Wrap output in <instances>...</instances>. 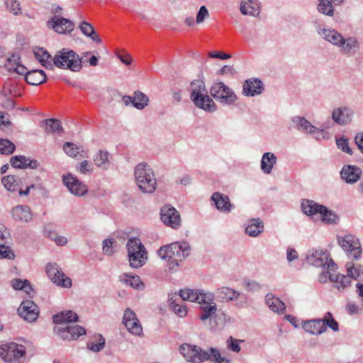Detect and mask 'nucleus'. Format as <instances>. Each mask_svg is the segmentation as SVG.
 Wrapping results in <instances>:
<instances>
[{"instance_id": "nucleus-28", "label": "nucleus", "mask_w": 363, "mask_h": 363, "mask_svg": "<svg viewBox=\"0 0 363 363\" xmlns=\"http://www.w3.org/2000/svg\"><path fill=\"white\" fill-rule=\"evenodd\" d=\"M10 162L12 167L15 168L24 169L30 167L31 169H35L38 167V162L36 160H30L25 156L21 155L11 157Z\"/></svg>"}, {"instance_id": "nucleus-21", "label": "nucleus", "mask_w": 363, "mask_h": 363, "mask_svg": "<svg viewBox=\"0 0 363 363\" xmlns=\"http://www.w3.org/2000/svg\"><path fill=\"white\" fill-rule=\"evenodd\" d=\"M11 215L16 221L22 223H28L33 218L30 208L26 205H18L13 208Z\"/></svg>"}, {"instance_id": "nucleus-55", "label": "nucleus", "mask_w": 363, "mask_h": 363, "mask_svg": "<svg viewBox=\"0 0 363 363\" xmlns=\"http://www.w3.org/2000/svg\"><path fill=\"white\" fill-rule=\"evenodd\" d=\"M99 342L96 343H94V342H89L87 343V347L94 352L101 351L105 345V340L102 335H99Z\"/></svg>"}, {"instance_id": "nucleus-54", "label": "nucleus", "mask_w": 363, "mask_h": 363, "mask_svg": "<svg viewBox=\"0 0 363 363\" xmlns=\"http://www.w3.org/2000/svg\"><path fill=\"white\" fill-rule=\"evenodd\" d=\"M12 287L16 290H25L28 292V289H30V285L28 281L14 279L11 281Z\"/></svg>"}, {"instance_id": "nucleus-7", "label": "nucleus", "mask_w": 363, "mask_h": 363, "mask_svg": "<svg viewBox=\"0 0 363 363\" xmlns=\"http://www.w3.org/2000/svg\"><path fill=\"white\" fill-rule=\"evenodd\" d=\"M337 240L350 259L355 260L360 259L362 250L358 238L352 234H346L343 236L338 235Z\"/></svg>"}, {"instance_id": "nucleus-46", "label": "nucleus", "mask_w": 363, "mask_h": 363, "mask_svg": "<svg viewBox=\"0 0 363 363\" xmlns=\"http://www.w3.org/2000/svg\"><path fill=\"white\" fill-rule=\"evenodd\" d=\"M318 218H320L324 223L328 224L335 223L337 219V215L332 211L328 210L325 206H324V210L320 211Z\"/></svg>"}, {"instance_id": "nucleus-18", "label": "nucleus", "mask_w": 363, "mask_h": 363, "mask_svg": "<svg viewBox=\"0 0 363 363\" xmlns=\"http://www.w3.org/2000/svg\"><path fill=\"white\" fill-rule=\"evenodd\" d=\"M18 315L28 322L35 321L39 315L38 306L30 300H26L21 303L18 308Z\"/></svg>"}, {"instance_id": "nucleus-49", "label": "nucleus", "mask_w": 363, "mask_h": 363, "mask_svg": "<svg viewBox=\"0 0 363 363\" xmlns=\"http://www.w3.org/2000/svg\"><path fill=\"white\" fill-rule=\"evenodd\" d=\"M1 182L4 187L9 191L13 192L18 189V184L14 176L9 175L3 177Z\"/></svg>"}, {"instance_id": "nucleus-50", "label": "nucleus", "mask_w": 363, "mask_h": 363, "mask_svg": "<svg viewBox=\"0 0 363 363\" xmlns=\"http://www.w3.org/2000/svg\"><path fill=\"white\" fill-rule=\"evenodd\" d=\"M71 325L69 326H63V325H57L55 328L54 330L61 338L66 340H73V336L71 334V330H69Z\"/></svg>"}, {"instance_id": "nucleus-19", "label": "nucleus", "mask_w": 363, "mask_h": 363, "mask_svg": "<svg viewBox=\"0 0 363 363\" xmlns=\"http://www.w3.org/2000/svg\"><path fill=\"white\" fill-rule=\"evenodd\" d=\"M264 90V84L257 79H247L242 86V94L247 96L259 95Z\"/></svg>"}, {"instance_id": "nucleus-45", "label": "nucleus", "mask_w": 363, "mask_h": 363, "mask_svg": "<svg viewBox=\"0 0 363 363\" xmlns=\"http://www.w3.org/2000/svg\"><path fill=\"white\" fill-rule=\"evenodd\" d=\"M318 10L320 13L332 16L334 13L333 3L330 0H319Z\"/></svg>"}, {"instance_id": "nucleus-51", "label": "nucleus", "mask_w": 363, "mask_h": 363, "mask_svg": "<svg viewBox=\"0 0 363 363\" xmlns=\"http://www.w3.org/2000/svg\"><path fill=\"white\" fill-rule=\"evenodd\" d=\"M169 304L171 308L177 314L179 317H184L187 314V309L185 305H181L176 303L175 300L170 298L169 300Z\"/></svg>"}, {"instance_id": "nucleus-27", "label": "nucleus", "mask_w": 363, "mask_h": 363, "mask_svg": "<svg viewBox=\"0 0 363 363\" xmlns=\"http://www.w3.org/2000/svg\"><path fill=\"white\" fill-rule=\"evenodd\" d=\"M240 10L245 16H257L260 13L259 4L255 0H242Z\"/></svg>"}, {"instance_id": "nucleus-56", "label": "nucleus", "mask_w": 363, "mask_h": 363, "mask_svg": "<svg viewBox=\"0 0 363 363\" xmlns=\"http://www.w3.org/2000/svg\"><path fill=\"white\" fill-rule=\"evenodd\" d=\"M242 342V340H238L235 338H233V337H230L226 340V344L228 346V348L235 352H239L241 350V347L240 346V342Z\"/></svg>"}, {"instance_id": "nucleus-1", "label": "nucleus", "mask_w": 363, "mask_h": 363, "mask_svg": "<svg viewBox=\"0 0 363 363\" xmlns=\"http://www.w3.org/2000/svg\"><path fill=\"white\" fill-rule=\"evenodd\" d=\"M318 33L325 40L339 48L343 55H353L356 53L359 48V43L357 38L354 37L345 38L341 33L334 29L319 28Z\"/></svg>"}, {"instance_id": "nucleus-33", "label": "nucleus", "mask_w": 363, "mask_h": 363, "mask_svg": "<svg viewBox=\"0 0 363 363\" xmlns=\"http://www.w3.org/2000/svg\"><path fill=\"white\" fill-rule=\"evenodd\" d=\"M291 121L299 131L312 133L313 131L315 130V127L303 117L295 116L292 118Z\"/></svg>"}, {"instance_id": "nucleus-30", "label": "nucleus", "mask_w": 363, "mask_h": 363, "mask_svg": "<svg viewBox=\"0 0 363 363\" xmlns=\"http://www.w3.org/2000/svg\"><path fill=\"white\" fill-rule=\"evenodd\" d=\"M77 320L78 315L72 311H63L53 316V322L58 325H63L65 323Z\"/></svg>"}, {"instance_id": "nucleus-53", "label": "nucleus", "mask_w": 363, "mask_h": 363, "mask_svg": "<svg viewBox=\"0 0 363 363\" xmlns=\"http://www.w3.org/2000/svg\"><path fill=\"white\" fill-rule=\"evenodd\" d=\"M63 150L67 155L74 157L79 154V147L72 143L67 142L63 145Z\"/></svg>"}, {"instance_id": "nucleus-4", "label": "nucleus", "mask_w": 363, "mask_h": 363, "mask_svg": "<svg viewBox=\"0 0 363 363\" xmlns=\"http://www.w3.org/2000/svg\"><path fill=\"white\" fill-rule=\"evenodd\" d=\"M191 89L190 98L198 108L207 111L216 110V104L213 99L207 95L206 85L203 82L200 80L191 82Z\"/></svg>"}, {"instance_id": "nucleus-60", "label": "nucleus", "mask_w": 363, "mask_h": 363, "mask_svg": "<svg viewBox=\"0 0 363 363\" xmlns=\"http://www.w3.org/2000/svg\"><path fill=\"white\" fill-rule=\"evenodd\" d=\"M71 334L73 336V340L77 339L79 336L86 333V330L80 325H71L69 329Z\"/></svg>"}, {"instance_id": "nucleus-64", "label": "nucleus", "mask_w": 363, "mask_h": 363, "mask_svg": "<svg viewBox=\"0 0 363 363\" xmlns=\"http://www.w3.org/2000/svg\"><path fill=\"white\" fill-rule=\"evenodd\" d=\"M335 275L328 270H323L319 275V281L320 282H326L328 279L330 281H333Z\"/></svg>"}, {"instance_id": "nucleus-9", "label": "nucleus", "mask_w": 363, "mask_h": 363, "mask_svg": "<svg viewBox=\"0 0 363 363\" xmlns=\"http://www.w3.org/2000/svg\"><path fill=\"white\" fill-rule=\"evenodd\" d=\"M26 355V348L16 342H9L0 345V357L6 363H19Z\"/></svg>"}, {"instance_id": "nucleus-37", "label": "nucleus", "mask_w": 363, "mask_h": 363, "mask_svg": "<svg viewBox=\"0 0 363 363\" xmlns=\"http://www.w3.org/2000/svg\"><path fill=\"white\" fill-rule=\"evenodd\" d=\"M303 212L308 216H318L321 210H324V206L318 205L313 201H305L301 203Z\"/></svg>"}, {"instance_id": "nucleus-25", "label": "nucleus", "mask_w": 363, "mask_h": 363, "mask_svg": "<svg viewBox=\"0 0 363 363\" xmlns=\"http://www.w3.org/2000/svg\"><path fill=\"white\" fill-rule=\"evenodd\" d=\"M303 330L312 335H320L326 330L322 319H314L303 322Z\"/></svg>"}, {"instance_id": "nucleus-6", "label": "nucleus", "mask_w": 363, "mask_h": 363, "mask_svg": "<svg viewBox=\"0 0 363 363\" xmlns=\"http://www.w3.org/2000/svg\"><path fill=\"white\" fill-rule=\"evenodd\" d=\"M128 261L133 268L143 267L147 259V252L140 239L131 238L126 245Z\"/></svg>"}, {"instance_id": "nucleus-10", "label": "nucleus", "mask_w": 363, "mask_h": 363, "mask_svg": "<svg viewBox=\"0 0 363 363\" xmlns=\"http://www.w3.org/2000/svg\"><path fill=\"white\" fill-rule=\"evenodd\" d=\"M179 350L183 357L192 363H201L210 359L208 350H204L199 346L183 344Z\"/></svg>"}, {"instance_id": "nucleus-43", "label": "nucleus", "mask_w": 363, "mask_h": 363, "mask_svg": "<svg viewBox=\"0 0 363 363\" xmlns=\"http://www.w3.org/2000/svg\"><path fill=\"white\" fill-rule=\"evenodd\" d=\"M351 277L349 276H346L341 274H337L335 275V278L333 282L335 283V287L339 291H343L347 287L350 286L351 284Z\"/></svg>"}, {"instance_id": "nucleus-8", "label": "nucleus", "mask_w": 363, "mask_h": 363, "mask_svg": "<svg viewBox=\"0 0 363 363\" xmlns=\"http://www.w3.org/2000/svg\"><path fill=\"white\" fill-rule=\"evenodd\" d=\"M210 94L216 101L226 105H233L237 100L233 90L222 82H214L210 89Z\"/></svg>"}, {"instance_id": "nucleus-59", "label": "nucleus", "mask_w": 363, "mask_h": 363, "mask_svg": "<svg viewBox=\"0 0 363 363\" xmlns=\"http://www.w3.org/2000/svg\"><path fill=\"white\" fill-rule=\"evenodd\" d=\"M210 358L212 357V361L214 363H220L223 360L228 359L226 357H222L220 351L216 348L211 347L208 350Z\"/></svg>"}, {"instance_id": "nucleus-44", "label": "nucleus", "mask_w": 363, "mask_h": 363, "mask_svg": "<svg viewBox=\"0 0 363 363\" xmlns=\"http://www.w3.org/2000/svg\"><path fill=\"white\" fill-rule=\"evenodd\" d=\"M6 9L14 16L22 13V8L18 0H4Z\"/></svg>"}, {"instance_id": "nucleus-24", "label": "nucleus", "mask_w": 363, "mask_h": 363, "mask_svg": "<svg viewBox=\"0 0 363 363\" xmlns=\"http://www.w3.org/2000/svg\"><path fill=\"white\" fill-rule=\"evenodd\" d=\"M34 55L35 59L46 69H52L54 67L53 57L43 48H35Z\"/></svg>"}, {"instance_id": "nucleus-11", "label": "nucleus", "mask_w": 363, "mask_h": 363, "mask_svg": "<svg viewBox=\"0 0 363 363\" xmlns=\"http://www.w3.org/2000/svg\"><path fill=\"white\" fill-rule=\"evenodd\" d=\"M45 272L49 279L57 286L63 288H70L72 286L71 279L62 272V269L56 263L47 264Z\"/></svg>"}, {"instance_id": "nucleus-34", "label": "nucleus", "mask_w": 363, "mask_h": 363, "mask_svg": "<svg viewBox=\"0 0 363 363\" xmlns=\"http://www.w3.org/2000/svg\"><path fill=\"white\" fill-rule=\"evenodd\" d=\"M266 304L274 312L283 313L285 311V304L279 298L274 296L272 294H268L265 298Z\"/></svg>"}, {"instance_id": "nucleus-14", "label": "nucleus", "mask_w": 363, "mask_h": 363, "mask_svg": "<svg viewBox=\"0 0 363 363\" xmlns=\"http://www.w3.org/2000/svg\"><path fill=\"white\" fill-rule=\"evenodd\" d=\"M160 218L165 225L174 229L180 226V215L174 207L169 205H165L161 208Z\"/></svg>"}, {"instance_id": "nucleus-32", "label": "nucleus", "mask_w": 363, "mask_h": 363, "mask_svg": "<svg viewBox=\"0 0 363 363\" xmlns=\"http://www.w3.org/2000/svg\"><path fill=\"white\" fill-rule=\"evenodd\" d=\"M205 294L202 290H194L190 289H185L180 290L179 296L183 301H189L191 302L199 303Z\"/></svg>"}, {"instance_id": "nucleus-40", "label": "nucleus", "mask_w": 363, "mask_h": 363, "mask_svg": "<svg viewBox=\"0 0 363 363\" xmlns=\"http://www.w3.org/2000/svg\"><path fill=\"white\" fill-rule=\"evenodd\" d=\"M133 106L139 110L145 108L149 102V99L144 93L136 91L133 96Z\"/></svg>"}, {"instance_id": "nucleus-48", "label": "nucleus", "mask_w": 363, "mask_h": 363, "mask_svg": "<svg viewBox=\"0 0 363 363\" xmlns=\"http://www.w3.org/2000/svg\"><path fill=\"white\" fill-rule=\"evenodd\" d=\"M46 125L45 132L49 133L51 132H62L63 128L60 121L57 119H48L45 121Z\"/></svg>"}, {"instance_id": "nucleus-63", "label": "nucleus", "mask_w": 363, "mask_h": 363, "mask_svg": "<svg viewBox=\"0 0 363 363\" xmlns=\"http://www.w3.org/2000/svg\"><path fill=\"white\" fill-rule=\"evenodd\" d=\"M113 241V239H106L103 242V251L104 254L111 255L113 253L112 249Z\"/></svg>"}, {"instance_id": "nucleus-23", "label": "nucleus", "mask_w": 363, "mask_h": 363, "mask_svg": "<svg viewBox=\"0 0 363 363\" xmlns=\"http://www.w3.org/2000/svg\"><path fill=\"white\" fill-rule=\"evenodd\" d=\"M4 66L9 72H15L19 75H23L26 72V67L21 64L18 55H12L9 57Z\"/></svg>"}, {"instance_id": "nucleus-26", "label": "nucleus", "mask_w": 363, "mask_h": 363, "mask_svg": "<svg viewBox=\"0 0 363 363\" xmlns=\"http://www.w3.org/2000/svg\"><path fill=\"white\" fill-rule=\"evenodd\" d=\"M23 75L26 81L34 86L44 83L47 79L45 72L41 69H33L31 71L26 69V72Z\"/></svg>"}, {"instance_id": "nucleus-38", "label": "nucleus", "mask_w": 363, "mask_h": 363, "mask_svg": "<svg viewBox=\"0 0 363 363\" xmlns=\"http://www.w3.org/2000/svg\"><path fill=\"white\" fill-rule=\"evenodd\" d=\"M107 151L99 150L94 155L93 158L95 165L100 169H108L110 166Z\"/></svg>"}, {"instance_id": "nucleus-35", "label": "nucleus", "mask_w": 363, "mask_h": 363, "mask_svg": "<svg viewBox=\"0 0 363 363\" xmlns=\"http://www.w3.org/2000/svg\"><path fill=\"white\" fill-rule=\"evenodd\" d=\"M263 222L259 218H253L249 220L245 233L251 237H257L263 231Z\"/></svg>"}, {"instance_id": "nucleus-20", "label": "nucleus", "mask_w": 363, "mask_h": 363, "mask_svg": "<svg viewBox=\"0 0 363 363\" xmlns=\"http://www.w3.org/2000/svg\"><path fill=\"white\" fill-rule=\"evenodd\" d=\"M361 174L360 168L353 165L344 166L340 172L342 179L349 184L357 182Z\"/></svg>"}, {"instance_id": "nucleus-31", "label": "nucleus", "mask_w": 363, "mask_h": 363, "mask_svg": "<svg viewBox=\"0 0 363 363\" xmlns=\"http://www.w3.org/2000/svg\"><path fill=\"white\" fill-rule=\"evenodd\" d=\"M352 112L346 108H336L332 113L333 120L339 125H345L351 121Z\"/></svg>"}, {"instance_id": "nucleus-58", "label": "nucleus", "mask_w": 363, "mask_h": 363, "mask_svg": "<svg viewBox=\"0 0 363 363\" xmlns=\"http://www.w3.org/2000/svg\"><path fill=\"white\" fill-rule=\"evenodd\" d=\"M336 143L340 150L342 151L349 154L352 155V149L349 146V142L348 140L345 138H341L340 139L336 140Z\"/></svg>"}, {"instance_id": "nucleus-29", "label": "nucleus", "mask_w": 363, "mask_h": 363, "mask_svg": "<svg viewBox=\"0 0 363 363\" xmlns=\"http://www.w3.org/2000/svg\"><path fill=\"white\" fill-rule=\"evenodd\" d=\"M120 281L126 286H130L133 289L142 290L145 288L143 282L137 275L124 273L120 276Z\"/></svg>"}, {"instance_id": "nucleus-52", "label": "nucleus", "mask_w": 363, "mask_h": 363, "mask_svg": "<svg viewBox=\"0 0 363 363\" xmlns=\"http://www.w3.org/2000/svg\"><path fill=\"white\" fill-rule=\"evenodd\" d=\"M325 327H329L333 331L337 332L339 330V325L337 322L333 318L330 312L326 313L324 318L322 319Z\"/></svg>"}, {"instance_id": "nucleus-17", "label": "nucleus", "mask_w": 363, "mask_h": 363, "mask_svg": "<svg viewBox=\"0 0 363 363\" xmlns=\"http://www.w3.org/2000/svg\"><path fill=\"white\" fill-rule=\"evenodd\" d=\"M62 180L69 191L74 195L80 196L88 191L87 186L72 174L63 175Z\"/></svg>"}, {"instance_id": "nucleus-62", "label": "nucleus", "mask_w": 363, "mask_h": 363, "mask_svg": "<svg viewBox=\"0 0 363 363\" xmlns=\"http://www.w3.org/2000/svg\"><path fill=\"white\" fill-rule=\"evenodd\" d=\"M77 169L82 174H86L92 172L93 167L91 164H90L87 160H84L79 164Z\"/></svg>"}, {"instance_id": "nucleus-57", "label": "nucleus", "mask_w": 363, "mask_h": 363, "mask_svg": "<svg viewBox=\"0 0 363 363\" xmlns=\"http://www.w3.org/2000/svg\"><path fill=\"white\" fill-rule=\"evenodd\" d=\"M15 255L9 246L0 245V259H13Z\"/></svg>"}, {"instance_id": "nucleus-15", "label": "nucleus", "mask_w": 363, "mask_h": 363, "mask_svg": "<svg viewBox=\"0 0 363 363\" xmlns=\"http://www.w3.org/2000/svg\"><path fill=\"white\" fill-rule=\"evenodd\" d=\"M123 323L129 333L134 335L140 336L143 334V328L136 314L130 308L124 311Z\"/></svg>"}, {"instance_id": "nucleus-13", "label": "nucleus", "mask_w": 363, "mask_h": 363, "mask_svg": "<svg viewBox=\"0 0 363 363\" xmlns=\"http://www.w3.org/2000/svg\"><path fill=\"white\" fill-rule=\"evenodd\" d=\"M308 264L317 267L333 269L335 264L333 259H329L328 254L325 252L316 250L308 255L306 257Z\"/></svg>"}, {"instance_id": "nucleus-5", "label": "nucleus", "mask_w": 363, "mask_h": 363, "mask_svg": "<svg viewBox=\"0 0 363 363\" xmlns=\"http://www.w3.org/2000/svg\"><path fill=\"white\" fill-rule=\"evenodd\" d=\"M53 64L57 67L67 69L72 72H79L82 68L79 56L68 48H63L56 52L53 57Z\"/></svg>"}, {"instance_id": "nucleus-61", "label": "nucleus", "mask_w": 363, "mask_h": 363, "mask_svg": "<svg viewBox=\"0 0 363 363\" xmlns=\"http://www.w3.org/2000/svg\"><path fill=\"white\" fill-rule=\"evenodd\" d=\"M208 16L209 13L208 9L205 6H202L196 15V21L199 24L203 22L204 19L208 18Z\"/></svg>"}, {"instance_id": "nucleus-36", "label": "nucleus", "mask_w": 363, "mask_h": 363, "mask_svg": "<svg viewBox=\"0 0 363 363\" xmlns=\"http://www.w3.org/2000/svg\"><path fill=\"white\" fill-rule=\"evenodd\" d=\"M276 162L277 157L274 153L265 152L261 160V169L265 174H270Z\"/></svg>"}, {"instance_id": "nucleus-12", "label": "nucleus", "mask_w": 363, "mask_h": 363, "mask_svg": "<svg viewBox=\"0 0 363 363\" xmlns=\"http://www.w3.org/2000/svg\"><path fill=\"white\" fill-rule=\"evenodd\" d=\"M47 26L59 34H69L74 28V24L72 21L59 15H54L50 18L47 21Z\"/></svg>"}, {"instance_id": "nucleus-41", "label": "nucleus", "mask_w": 363, "mask_h": 363, "mask_svg": "<svg viewBox=\"0 0 363 363\" xmlns=\"http://www.w3.org/2000/svg\"><path fill=\"white\" fill-rule=\"evenodd\" d=\"M79 27L84 35L90 38L94 42L101 43V38L96 33L94 27L90 23L83 21L80 23Z\"/></svg>"}, {"instance_id": "nucleus-16", "label": "nucleus", "mask_w": 363, "mask_h": 363, "mask_svg": "<svg viewBox=\"0 0 363 363\" xmlns=\"http://www.w3.org/2000/svg\"><path fill=\"white\" fill-rule=\"evenodd\" d=\"M199 303L202 311L200 319L203 321L210 318L217 311L216 303L214 302V294L212 293H205Z\"/></svg>"}, {"instance_id": "nucleus-42", "label": "nucleus", "mask_w": 363, "mask_h": 363, "mask_svg": "<svg viewBox=\"0 0 363 363\" xmlns=\"http://www.w3.org/2000/svg\"><path fill=\"white\" fill-rule=\"evenodd\" d=\"M347 274L350 277L357 279L363 276V266L360 264H354L352 262H347L345 265Z\"/></svg>"}, {"instance_id": "nucleus-2", "label": "nucleus", "mask_w": 363, "mask_h": 363, "mask_svg": "<svg viewBox=\"0 0 363 363\" xmlns=\"http://www.w3.org/2000/svg\"><path fill=\"white\" fill-rule=\"evenodd\" d=\"M190 252L191 247L188 242H175L161 247L157 251V255L168 262L170 270H174L190 255Z\"/></svg>"}, {"instance_id": "nucleus-3", "label": "nucleus", "mask_w": 363, "mask_h": 363, "mask_svg": "<svg viewBox=\"0 0 363 363\" xmlns=\"http://www.w3.org/2000/svg\"><path fill=\"white\" fill-rule=\"evenodd\" d=\"M135 181L139 189L145 194L154 193L157 189V179L152 169L147 163H139L134 170Z\"/></svg>"}, {"instance_id": "nucleus-22", "label": "nucleus", "mask_w": 363, "mask_h": 363, "mask_svg": "<svg viewBox=\"0 0 363 363\" xmlns=\"http://www.w3.org/2000/svg\"><path fill=\"white\" fill-rule=\"evenodd\" d=\"M211 200L213 201L216 208L220 211L229 213L233 208L229 197L219 192L213 193L211 196Z\"/></svg>"}, {"instance_id": "nucleus-47", "label": "nucleus", "mask_w": 363, "mask_h": 363, "mask_svg": "<svg viewBox=\"0 0 363 363\" xmlns=\"http://www.w3.org/2000/svg\"><path fill=\"white\" fill-rule=\"evenodd\" d=\"M16 149L15 145L8 139L0 138V154L11 155Z\"/></svg>"}, {"instance_id": "nucleus-39", "label": "nucleus", "mask_w": 363, "mask_h": 363, "mask_svg": "<svg viewBox=\"0 0 363 363\" xmlns=\"http://www.w3.org/2000/svg\"><path fill=\"white\" fill-rule=\"evenodd\" d=\"M216 294L218 298L226 301L236 300L240 296V293L229 287H222L216 290Z\"/></svg>"}]
</instances>
